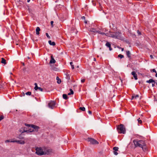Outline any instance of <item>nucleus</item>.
Wrapping results in <instances>:
<instances>
[{"label":"nucleus","mask_w":157,"mask_h":157,"mask_svg":"<svg viewBox=\"0 0 157 157\" xmlns=\"http://www.w3.org/2000/svg\"><path fill=\"white\" fill-rule=\"evenodd\" d=\"M133 142L136 147H141L144 151H146V147L144 142L143 140H134Z\"/></svg>","instance_id":"1"},{"label":"nucleus","mask_w":157,"mask_h":157,"mask_svg":"<svg viewBox=\"0 0 157 157\" xmlns=\"http://www.w3.org/2000/svg\"><path fill=\"white\" fill-rule=\"evenodd\" d=\"M117 129L119 133L124 134L125 133L126 130L124 126L122 124L118 125Z\"/></svg>","instance_id":"2"},{"label":"nucleus","mask_w":157,"mask_h":157,"mask_svg":"<svg viewBox=\"0 0 157 157\" xmlns=\"http://www.w3.org/2000/svg\"><path fill=\"white\" fill-rule=\"evenodd\" d=\"M36 153L38 155H41L46 154L41 147H37L36 148Z\"/></svg>","instance_id":"3"},{"label":"nucleus","mask_w":157,"mask_h":157,"mask_svg":"<svg viewBox=\"0 0 157 157\" xmlns=\"http://www.w3.org/2000/svg\"><path fill=\"white\" fill-rule=\"evenodd\" d=\"M39 128V127L36 125L30 124V132H37Z\"/></svg>","instance_id":"4"},{"label":"nucleus","mask_w":157,"mask_h":157,"mask_svg":"<svg viewBox=\"0 0 157 157\" xmlns=\"http://www.w3.org/2000/svg\"><path fill=\"white\" fill-rule=\"evenodd\" d=\"M25 125L26 126L28 127V129H27V128L24 127V128H22L21 129H20V132L21 133H23L24 132H29V124H25Z\"/></svg>","instance_id":"5"},{"label":"nucleus","mask_w":157,"mask_h":157,"mask_svg":"<svg viewBox=\"0 0 157 157\" xmlns=\"http://www.w3.org/2000/svg\"><path fill=\"white\" fill-rule=\"evenodd\" d=\"M55 105V102L54 101H51L48 103V106L49 108L53 109L54 108Z\"/></svg>","instance_id":"6"},{"label":"nucleus","mask_w":157,"mask_h":157,"mask_svg":"<svg viewBox=\"0 0 157 157\" xmlns=\"http://www.w3.org/2000/svg\"><path fill=\"white\" fill-rule=\"evenodd\" d=\"M88 141L92 144H98V142L96 140L92 138H88Z\"/></svg>","instance_id":"7"},{"label":"nucleus","mask_w":157,"mask_h":157,"mask_svg":"<svg viewBox=\"0 0 157 157\" xmlns=\"http://www.w3.org/2000/svg\"><path fill=\"white\" fill-rule=\"evenodd\" d=\"M12 142H13V143L16 142L18 144H23L25 143V142L24 141L21 140H13Z\"/></svg>","instance_id":"8"},{"label":"nucleus","mask_w":157,"mask_h":157,"mask_svg":"<svg viewBox=\"0 0 157 157\" xmlns=\"http://www.w3.org/2000/svg\"><path fill=\"white\" fill-rule=\"evenodd\" d=\"M35 87H34V89L35 90H38L41 91H43V89L41 87H38L37 85V84L36 83H35Z\"/></svg>","instance_id":"9"},{"label":"nucleus","mask_w":157,"mask_h":157,"mask_svg":"<svg viewBox=\"0 0 157 157\" xmlns=\"http://www.w3.org/2000/svg\"><path fill=\"white\" fill-rule=\"evenodd\" d=\"M118 147H114L113 148V153L114 155H118V153L117 152L118 151Z\"/></svg>","instance_id":"10"},{"label":"nucleus","mask_w":157,"mask_h":157,"mask_svg":"<svg viewBox=\"0 0 157 157\" xmlns=\"http://www.w3.org/2000/svg\"><path fill=\"white\" fill-rule=\"evenodd\" d=\"M131 74L133 75V77L135 80L137 79L138 78L137 77V75L136 74V72L135 71L132 72Z\"/></svg>","instance_id":"11"},{"label":"nucleus","mask_w":157,"mask_h":157,"mask_svg":"<svg viewBox=\"0 0 157 157\" xmlns=\"http://www.w3.org/2000/svg\"><path fill=\"white\" fill-rule=\"evenodd\" d=\"M115 35L116 36V38L121 39L122 38L121 36V35L120 33H115Z\"/></svg>","instance_id":"12"},{"label":"nucleus","mask_w":157,"mask_h":157,"mask_svg":"<svg viewBox=\"0 0 157 157\" xmlns=\"http://www.w3.org/2000/svg\"><path fill=\"white\" fill-rule=\"evenodd\" d=\"M139 95L138 94H133L132 96V100L136 99L139 98Z\"/></svg>","instance_id":"13"},{"label":"nucleus","mask_w":157,"mask_h":157,"mask_svg":"<svg viewBox=\"0 0 157 157\" xmlns=\"http://www.w3.org/2000/svg\"><path fill=\"white\" fill-rule=\"evenodd\" d=\"M105 45L108 47L109 48L110 51H111L112 50V48L111 47L110 44L109 42H107L106 43Z\"/></svg>","instance_id":"14"},{"label":"nucleus","mask_w":157,"mask_h":157,"mask_svg":"<svg viewBox=\"0 0 157 157\" xmlns=\"http://www.w3.org/2000/svg\"><path fill=\"white\" fill-rule=\"evenodd\" d=\"M51 59L49 63H54L56 62V60L54 59L52 56H51Z\"/></svg>","instance_id":"15"},{"label":"nucleus","mask_w":157,"mask_h":157,"mask_svg":"<svg viewBox=\"0 0 157 157\" xmlns=\"http://www.w3.org/2000/svg\"><path fill=\"white\" fill-rule=\"evenodd\" d=\"M146 82L148 83H155V81L152 79H150L149 80L147 81Z\"/></svg>","instance_id":"16"},{"label":"nucleus","mask_w":157,"mask_h":157,"mask_svg":"<svg viewBox=\"0 0 157 157\" xmlns=\"http://www.w3.org/2000/svg\"><path fill=\"white\" fill-rule=\"evenodd\" d=\"M1 59L2 60L1 63L4 65H5L6 64V60L3 58H2Z\"/></svg>","instance_id":"17"},{"label":"nucleus","mask_w":157,"mask_h":157,"mask_svg":"<svg viewBox=\"0 0 157 157\" xmlns=\"http://www.w3.org/2000/svg\"><path fill=\"white\" fill-rule=\"evenodd\" d=\"M49 44L51 45L54 46L56 45L55 43L54 42H52L51 40L48 41Z\"/></svg>","instance_id":"18"},{"label":"nucleus","mask_w":157,"mask_h":157,"mask_svg":"<svg viewBox=\"0 0 157 157\" xmlns=\"http://www.w3.org/2000/svg\"><path fill=\"white\" fill-rule=\"evenodd\" d=\"M40 30V29L39 27H37L36 29V34L37 35L39 34V31Z\"/></svg>","instance_id":"19"},{"label":"nucleus","mask_w":157,"mask_h":157,"mask_svg":"<svg viewBox=\"0 0 157 157\" xmlns=\"http://www.w3.org/2000/svg\"><path fill=\"white\" fill-rule=\"evenodd\" d=\"M126 53L127 56H128L129 58H130L131 57V53L130 52L128 51H126Z\"/></svg>","instance_id":"20"},{"label":"nucleus","mask_w":157,"mask_h":157,"mask_svg":"<svg viewBox=\"0 0 157 157\" xmlns=\"http://www.w3.org/2000/svg\"><path fill=\"white\" fill-rule=\"evenodd\" d=\"M63 99L66 100L68 98V97L67 94H64L63 95Z\"/></svg>","instance_id":"21"},{"label":"nucleus","mask_w":157,"mask_h":157,"mask_svg":"<svg viewBox=\"0 0 157 157\" xmlns=\"http://www.w3.org/2000/svg\"><path fill=\"white\" fill-rule=\"evenodd\" d=\"M25 94L27 95H29V91H28L27 92H26L25 94L23 92L22 94V96H25Z\"/></svg>","instance_id":"22"},{"label":"nucleus","mask_w":157,"mask_h":157,"mask_svg":"<svg viewBox=\"0 0 157 157\" xmlns=\"http://www.w3.org/2000/svg\"><path fill=\"white\" fill-rule=\"evenodd\" d=\"M70 92L68 93V95H70L71 94H74V92L72 90V89H70Z\"/></svg>","instance_id":"23"},{"label":"nucleus","mask_w":157,"mask_h":157,"mask_svg":"<svg viewBox=\"0 0 157 157\" xmlns=\"http://www.w3.org/2000/svg\"><path fill=\"white\" fill-rule=\"evenodd\" d=\"M56 79L57 80V82L59 84L61 82V80L58 77H57Z\"/></svg>","instance_id":"24"},{"label":"nucleus","mask_w":157,"mask_h":157,"mask_svg":"<svg viewBox=\"0 0 157 157\" xmlns=\"http://www.w3.org/2000/svg\"><path fill=\"white\" fill-rule=\"evenodd\" d=\"M90 31L93 33L97 32V31L95 29H90Z\"/></svg>","instance_id":"25"},{"label":"nucleus","mask_w":157,"mask_h":157,"mask_svg":"<svg viewBox=\"0 0 157 157\" xmlns=\"http://www.w3.org/2000/svg\"><path fill=\"white\" fill-rule=\"evenodd\" d=\"M65 75H66V78L67 79H70V76H69V74L67 72L65 74Z\"/></svg>","instance_id":"26"},{"label":"nucleus","mask_w":157,"mask_h":157,"mask_svg":"<svg viewBox=\"0 0 157 157\" xmlns=\"http://www.w3.org/2000/svg\"><path fill=\"white\" fill-rule=\"evenodd\" d=\"M97 32L100 34H101L102 35H105V33H104L101 32L100 31H97Z\"/></svg>","instance_id":"27"},{"label":"nucleus","mask_w":157,"mask_h":157,"mask_svg":"<svg viewBox=\"0 0 157 157\" xmlns=\"http://www.w3.org/2000/svg\"><path fill=\"white\" fill-rule=\"evenodd\" d=\"M82 111H85V108L84 107H81L79 108Z\"/></svg>","instance_id":"28"},{"label":"nucleus","mask_w":157,"mask_h":157,"mask_svg":"<svg viewBox=\"0 0 157 157\" xmlns=\"http://www.w3.org/2000/svg\"><path fill=\"white\" fill-rule=\"evenodd\" d=\"M118 57L121 59H122L124 57V56L121 54H119L118 55Z\"/></svg>","instance_id":"29"},{"label":"nucleus","mask_w":157,"mask_h":157,"mask_svg":"<svg viewBox=\"0 0 157 157\" xmlns=\"http://www.w3.org/2000/svg\"><path fill=\"white\" fill-rule=\"evenodd\" d=\"M70 64L71 66V67L72 69H74V65H73V63L72 62H71L70 63Z\"/></svg>","instance_id":"30"},{"label":"nucleus","mask_w":157,"mask_h":157,"mask_svg":"<svg viewBox=\"0 0 157 157\" xmlns=\"http://www.w3.org/2000/svg\"><path fill=\"white\" fill-rule=\"evenodd\" d=\"M13 140H6V141H5V142L6 143V142H12L13 141Z\"/></svg>","instance_id":"31"},{"label":"nucleus","mask_w":157,"mask_h":157,"mask_svg":"<svg viewBox=\"0 0 157 157\" xmlns=\"http://www.w3.org/2000/svg\"><path fill=\"white\" fill-rule=\"evenodd\" d=\"M140 118H139L137 120L138 121V122L140 124H141L142 123V121H141V120H140Z\"/></svg>","instance_id":"32"},{"label":"nucleus","mask_w":157,"mask_h":157,"mask_svg":"<svg viewBox=\"0 0 157 157\" xmlns=\"http://www.w3.org/2000/svg\"><path fill=\"white\" fill-rule=\"evenodd\" d=\"M111 36L113 38H116V36L115 35V34H111Z\"/></svg>","instance_id":"33"},{"label":"nucleus","mask_w":157,"mask_h":157,"mask_svg":"<svg viewBox=\"0 0 157 157\" xmlns=\"http://www.w3.org/2000/svg\"><path fill=\"white\" fill-rule=\"evenodd\" d=\"M46 36H47V37L48 38H50V36H49V35L48 34V33H46Z\"/></svg>","instance_id":"34"},{"label":"nucleus","mask_w":157,"mask_h":157,"mask_svg":"<svg viewBox=\"0 0 157 157\" xmlns=\"http://www.w3.org/2000/svg\"><path fill=\"white\" fill-rule=\"evenodd\" d=\"M4 118V117L2 116H0V121L3 119Z\"/></svg>","instance_id":"35"},{"label":"nucleus","mask_w":157,"mask_h":157,"mask_svg":"<svg viewBox=\"0 0 157 157\" xmlns=\"http://www.w3.org/2000/svg\"><path fill=\"white\" fill-rule=\"evenodd\" d=\"M151 71H152L153 72H155V73H156V70H155V69H153L152 70H151Z\"/></svg>","instance_id":"36"},{"label":"nucleus","mask_w":157,"mask_h":157,"mask_svg":"<svg viewBox=\"0 0 157 157\" xmlns=\"http://www.w3.org/2000/svg\"><path fill=\"white\" fill-rule=\"evenodd\" d=\"M53 21H51V25L52 26V27H53Z\"/></svg>","instance_id":"37"},{"label":"nucleus","mask_w":157,"mask_h":157,"mask_svg":"<svg viewBox=\"0 0 157 157\" xmlns=\"http://www.w3.org/2000/svg\"><path fill=\"white\" fill-rule=\"evenodd\" d=\"M23 70L24 72H25L27 71L26 68L25 67H24L23 68Z\"/></svg>","instance_id":"38"},{"label":"nucleus","mask_w":157,"mask_h":157,"mask_svg":"<svg viewBox=\"0 0 157 157\" xmlns=\"http://www.w3.org/2000/svg\"><path fill=\"white\" fill-rule=\"evenodd\" d=\"M155 83L156 85H157V83H156H156H155H155H152V86L153 87H154V86H155Z\"/></svg>","instance_id":"39"},{"label":"nucleus","mask_w":157,"mask_h":157,"mask_svg":"<svg viewBox=\"0 0 157 157\" xmlns=\"http://www.w3.org/2000/svg\"><path fill=\"white\" fill-rule=\"evenodd\" d=\"M85 81V79H82L81 80V82L82 83L84 82Z\"/></svg>","instance_id":"40"},{"label":"nucleus","mask_w":157,"mask_h":157,"mask_svg":"<svg viewBox=\"0 0 157 157\" xmlns=\"http://www.w3.org/2000/svg\"><path fill=\"white\" fill-rule=\"evenodd\" d=\"M88 113H89V114H92V112H91V111H88Z\"/></svg>","instance_id":"41"},{"label":"nucleus","mask_w":157,"mask_h":157,"mask_svg":"<svg viewBox=\"0 0 157 157\" xmlns=\"http://www.w3.org/2000/svg\"><path fill=\"white\" fill-rule=\"evenodd\" d=\"M150 57L151 59H153V58L152 55H150Z\"/></svg>","instance_id":"42"},{"label":"nucleus","mask_w":157,"mask_h":157,"mask_svg":"<svg viewBox=\"0 0 157 157\" xmlns=\"http://www.w3.org/2000/svg\"><path fill=\"white\" fill-rule=\"evenodd\" d=\"M82 19H85V17L84 16H83L82 17Z\"/></svg>","instance_id":"43"},{"label":"nucleus","mask_w":157,"mask_h":157,"mask_svg":"<svg viewBox=\"0 0 157 157\" xmlns=\"http://www.w3.org/2000/svg\"><path fill=\"white\" fill-rule=\"evenodd\" d=\"M22 65L23 66H25V64L24 63H23V62H22L21 63Z\"/></svg>","instance_id":"44"},{"label":"nucleus","mask_w":157,"mask_h":157,"mask_svg":"<svg viewBox=\"0 0 157 157\" xmlns=\"http://www.w3.org/2000/svg\"><path fill=\"white\" fill-rule=\"evenodd\" d=\"M138 33L139 34H140V32H139V31H138Z\"/></svg>","instance_id":"45"},{"label":"nucleus","mask_w":157,"mask_h":157,"mask_svg":"<svg viewBox=\"0 0 157 157\" xmlns=\"http://www.w3.org/2000/svg\"><path fill=\"white\" fill-rule=\"evenodd\" d=\"M156 73V74H155V76L156 77H157V72H156V73Z\"/></svg>","instance_id":"46"},{"label":"nucleus","mask_w":157,"mask_h":157,"mask_svg":"<svg viewBox=\"0 0 157 157\" xmlns=\"http://www.w3.org/2000/svg\"><path fill=\"white\" fill-rule=\"evenodd\" d=\"M94 61H96V59L95 58H94Z\"/></svg>","instance_id":"47"},{"label":"nucleus","mask_w":157,"mask_h":157,"mask_svg":"<svg viewBox=\"0 0 157 157\" xmlns=\"http://www.w3.org/2000/svg\"><path fill=\"white\" fill-rule=\"evenodd\" d=\"M123 50H124V48H122V49H121V51H123Z\"/></svg>","instance_id":"48"},{"label":"nucleus","mask_w":157,"mask_h":157,"mask_svg":"<svg viewBox=\"0 0 157 157\" xmlns=\"http://www.w3.org/2000/svg\"><path fill=\"white\" fill-rule=\"evenodd\" d=\"M30 0H27V2H29Z\"/></svg>","instance_id":"49"},{"label":"nucleus","mask_w":157,"mask_h":157,"mask_svg":"<svg viewBox=\"0 0 157 157\" xmlns=\"http://www.w3.org/2000/svg\"><path fill=\"white\" fill-rule=\"evenodd\" d=\"M28 59H29V56L28 57Z\"/></svg>","instance_id":"50"},{"label":"nucleus","mask_w":157,"mask_h":157,"mask_svg":"<svg viewBox=\"0 0 157 157\" xmlns=\"http://www.w3.org/2000/svg\"><path fill=\"white\" fill-rule=\"evenodd\" d=\"M2 87V86H0V88H1Z\"/></svg>","instance_id":"51"},{"label":"nucleus","mask_w":157,"mask_h":157,"mask_svg":"<svg viewBox=\"0 0 157 157\" xmlns=\"http://www.w3.org/2000/svg\"><path fill=\"white\" fill-rule=\"evenodd\" d=\"M31 94V92H30V95Z\"/></svg>","instance_id":"52"},{"label":"nucleus","mask_w":157,"mask_h":157,"mask_svg":"<svg viewBox=\"0 0 157 157\" xmlns=\"http://www.w3.org/2000/svg\"><path fill=\"white\" fill-rule=\"evenodd\" d=\"M12 74V73H10V74Z\"/></svg>","instance_id":"53"}]
</instances>
